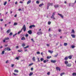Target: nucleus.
Returning a JSON list of instances; mask_svg holds the SVG:
<instances>
[{
    "label": "nucleus",
    "mask_w": 76,
    "mask_h": 76,
    "mask_svg": "<svg viewBox=\"0 0 76 76\" xmlns=\"http://www.w3.org/2000/svg\"><path fill=\"white\" fill-rule=\"evenodd\" d=\"M23 29L24 32H25L26 31V26L25 25H23V28L21 29L20 31H19L18 33V35L20 34V33H21Z\"/></svg>",
    "instance_id": "obj_1"
},
{
    "label": "nucleus",
    "mask_w": 76,
    "mask_h": 76,
    "mask_svg": "<svg viewBox=\"0 0 76 76\" xmlns=\"http://www.w3.org/2000/svg\"><path fill=\"white\" fill-rule=\"evenodd\" d=\"M55 15H56V12H53L52 15L50 17L51 19H54V20L56 19V18H54V16H55Z\"/></svg>",
    "instance_id": "obj_2"
},
{
    "label": "nucleus",
    "mask_w": 76,
    "mask_h": 76,
    "mask_svg": "<svg viewBox=\"0 0 76 76\" xmlns=\"http://www.w3.org/2000/svg\"><path fill=\"white\" fill-rule=\"evenodd\" d=\"M5 51H11V49L10 48H9V47H7L6 48H5Z\"/></svg>",
    "instance_id": "obj_3"
},
{
    "label": "nucleus",
    "mask_w": 76,
    "mask_h": 76,
    "mask_svg": "<svg viewBox=\"0 0 76 76\" xmlns=\"http://www.w3.org/2000/svg\"><path fill=\"white\" fill-rule=\"evenodd\" d=\"M66 67H70L72 66V64H68L66 65Z\"/></svg>",
    "instance_id": "obj_4"
},
{
    "label": "nucleus",
    "mask_w": 76,
    "mask_h": 76,
    "mask_svg": "<svg viewBox=\"0 0 76 76\" xmlns=\"http://www.w3.org/2000/svg\"><path fill=\"white\" fill-rule=\"evenodd\" d=\"M35 26L34 25H31L29 27V28H32V27L33 28H35Z\"/></svg>",
    "instance_id": "obj_5"
},
{
    "label": "nucleus",
    "mask_w": 76,
    "mask_h": 76,
    "mask_svg": "<svg viewBox=\"0 0 76 76\" xmlns=\"http://www.w3.org/2000/svg\"><path fill=\"white\" fill-rule=\"evenodd\" d=\"M37 35H42V32H41V31H39L37 32Z\"/></svg>",
    "instance_id": "obj_6"
},
{
    "label": "nucleus",
    "mask_w": 76,
    "mask_h": 76,
    "mask_svg": "<svg viewBox=\"0 0 76 76\" xmlns=\"http://www.w3.org/2000/svg\"><path fill=\"white\" fill-rule=\"evenodd\" d=\"M28 33L29 34H32V31L31 30H29L28 31Z\"/></svg>",
    "instance_id": "obj_7"
},
{
    "label": "nucleus",
    "mask_w": 76,
    "mask_h": 76,
    "mask_svg": "<svg viewBox=\"0 0 76 76\" xmlns=\"http://www.w3.org/2000/svg\"><path fill=\"white\" fill-rule=\"evenodd\" d=\"M58 15H59V16H61V17L62 18H64V16H63V15H62L61 14H60L59 13H58Z\"/></svg>",
    "instance_id": "obj_8"
},
{
    "label": "nucleus",
    "mask_w": 76,
    "mask_h": 76,
    "mask_svg": "<svg viewBox=\"0 0 76 76\" xmlns=\"http://www.w3.org/2000/svg\"><path fill=\"white\" fill-rule=\"evenodd\" d=\"M71 36L72 37V38H75V37H76L75 35L73 34H71Z\"/></svg>",
    "instance_id": "obj_9"
},
{
    "label": "nucleus",
    "mask_w": 76,
    "mask_h": 76,
    "mask_svg": "<svg viewBox=\"0 0 76 76\" xmlns=\"http://www.w3.org/2000/svg\"><path fill=\"white\" fill-rule=\"evenodd\" d=\"M51 63H55L56 62V60H51Z\"/></svg>",
    "instance_id": "obj_10"
},
{
    "label": "nucleus",
    "mask_w": 76,
    "mask_h": 76,
    "mask_svg": "<svg viewBox=\"0 0 76 76\" xmlns=\"http://www.w3.org/2000/svg\"><path fill=\"white\" fill-rule=\"evenodd\" d=\"M56 69L57 70H59L60 71V68H59V67H56Z\"/></svg>",
    "instance_id": "obj_11"
},
{
    "label": "nucleus",
    "mask_w": 76,
    "mask_h": 76,
    "mask_svg": "<svg viewBox=\"0 0 76 76\" xmlns=\"http://www.w3.org/2000/svg\"><path fill=\"white\" fill-rule=\"evenodd\" d=\"M64 63H65V64H66V65H67V64L69 63V62L67 61H65Z\"/></svg>",
    "instance_id": "obj_12"
},
{
    "label": "nucleus",
    "mask_w": 76,
    "mask_h": 76,
    "mask_svg": "<svg viewBox=\"0 0 76 76\" xmlns=\"http://www.w3.org/2000/svg\"><path fill=\"white\" fill-rule=\"evenodd\" d=\"M54 7H55V8H58V5H55L54 6Z\"/></svg>",
    "instance_id": "obj_13"
},
{
    "label": "nucleus",
    "mask_w": 76,
    "mask_h": 76,
    "mask_svg": "<svg viewBox=\"0 0 76 76\" xmlns=\"http://www.w3.org/2000/svg\"><path fill=\"white\" fill-rule=\"evenodd\" d=\"M75 30H74L73 29H72V30L71 33V34H75Z\"/></svg>",
    "instance_id": "obj_14"
},
{
    "label": "nucleus",
    "mask_w": 76,
    "mask_h": 76,
    "mask_svg": "<svg viewBox=\"0 0 76 76\" xmlns=\"http://www.w3.org/2000/svg\"><path fill=\"white\" fill-rule=\"evenodd\" d=\"M31 3V0H29L28 1L27 3V4H29V3Z\"/></svg>",
    "instance_id": "obj_15"
},
{
    "label": "nucleus",
    "mask_w": 76,
    "mask_h": 76,
    "mask_svg": "<svg viewBox=\"0 0 76 76\" xmlns=\"http://www.w3.org/2000/svg\"><path fill=\"white\" fill-rule=\"evenodd\" d=\"M72 55H70L69 56H68V58L69 59H71L72 58Z\"/></svg>",
    "instance_id": "obj_16"
},
{
    "label": "nucleus",
    "mask_w": 76,
    "mask_h": 76,
    "mask_svg": "<svg viewBox=\"0 0 76 76\" xmlns=\"http://www.w3.org/2000/svg\"><path fill=\"white\" fill-rule=\"evenodd\" d=\"M42 6H44V4H43V3H42L39 5V7H42Z\"/></svg>",
    "instance_id": "obj_17"
},
{
    "label": "nucleus",
    "mask_w": 76,
    "mask_h": 76,
    "mask_svg": "<svg viewBox=\"0 0 76 76\" xmlns=\"http://www.w3.org/2000/svg\"><path fill=\"white\" fill-rule=\"evenodd\" d=\"M14 72H15V73H19V71L18 70L15 69L14 70Z\"/></svg>",
    "instance_id": "obj_18"
},
{
    "label": "nucleus",
    "mask_w": 76,
    "mask_h": 76,
    "mask_svg": "<svg viewBox=\"0 0 76 76\" xmlns=\"http://www.w3.org/2000/svg\"><path fill=\"white\" fill-rule=\"evenodd\" d=\"M21 40H25V38L24 37H23L21 38Z\"/></svg>",
    "instance_id": "obj_19"
},
{
    "label": "nucleus",
    "mask_w": 76,
    "mask_h": 76,
    "mask_svg": "<svg viewBox=\"0 0 76 76\" xmlns=\"http://www.w3.org/2000/svg\"><path fill=\"white\" fill-rule=\"evenodd\" d=\"M70 48H75V46L74 45H73L72 46L70 47Z\"/></svg>",
    "instance_id": "obj_20"
},
{
    "label": "nucleus",
    "mask_w": 76,
    "mask_h": 76,
    "mask_svg": "<svg viewBox=\"0 0 76 76\" xmlns=\"http://www.w3.org/2000/svg\"><path fill=\"white\" fill-rule=\"evenodd\" d=\"M48 52L50 53H51V54H52V53H53V51H51V50H49Z\"/></svg>",
    "instance_id": "obj_21"
},
{
    "label": "nucleus",
    "mask_w": 76,
    "mask_h": 76,
    "mask_svg": "<svg viewBox=\"0 0 76 76\" xmlns=\"http://www.w3.org/2000/svg\"><path fill=\"white\" fill-rule=\"evenodd\" d=\"M10 32V29H9L7 31V33H8V34H9V32Z\"/></svg>",
    "instance_id": "obj_22"
},
{
    "label": "nucleus",
    "mask_w": 76,
    "mask_h": 76,
    "mask_svg": "<svg viewBox=\"0 0 76 76\" xmlns=\"http://www.w3.org/2000/svg\"><path fill=\"white\" fill-rule=\"evenodd\" d=\"M48 6H53V3L48 4Z\"/></svg>",
    "instance_id": "obj_23"
},
{
    "label": "nucleus",
    "mask_w": 76,
    "mask_h": 76,
    "mask_svg": "<svg viewBox=\"0 0 76 76\" xmlns=\"http://www.w3.org/2000/svg\"><path fill=\"white\" fill-rule=\"evenodd\" d=\"M64 74H65V73H64V72H63V73H61L60 74L61 76H63V75H64Z\"/></svg>",
    "instance_id": "obj_24"
},
{
    "label": "nucleus",
    "mask_w": 76,
    "mask_h": 76,
    "mask_svg": "<svg viewBox=\"0 0 76 76\" xmlns=\"http://www.w3.org/2000/svg\"><path fill=\"white\" fill-rule=\"evenodd\" d=\"M4 39H5V40H9V38L6 37V38H5Z\"/></svg>",
    "instance_id": "obj_25"
},
{
    "label": "nucleus",
    "mask_w": 76,
    "mask_h": 76,
    "mask_svg": "<svg viewBox=\"0 0 76 76\" xmlns=\"http://www.w3.org/2000/svg\"><path fill=\"white\" fill-rule=\"evenodd\" d=\"M64 60H68V57H66L65 58H64Z\"/></svg>",
    "instance_id": "obj_26"
},
{
    "label": "nucleus",
    "mask_w": 76,
    "mask_h": 76,
    "mask_svg": "<svg viewBox=\"0 0 76 76\" xmlns=\"http://www.w3.org/2000/svg\"><path fill=\"white\" fill-rule=\"evenodd\" d=\"M64 46H67V43H64Z\"/></svg>",
    "instance_id": "obj_27"
},
{
    "label": "nucleus",
    "mask_w": 76,
    "mask_h": 76,
    "mask_svg": "<svg viewBox=\"0 0 76 76\" xmlns=\"http://www.w3.org/2000/svg\"><path fill=\"white\" fill-rule=\"evenodd\" d=\"M18 25V23H17L15 22L14 24V26H15V25Z\"/></svg>",
    "instance_id": "obj_28"
},
{
    "label": "nucleus",
    "mask_w": 76,
    "mask_h": 76,
    "mask_svg": "<svg viewBox=\"0 0 76 76\" xmlns=\"http://www.w3.org/2000/svg\"><path fill=\"white\" fill-rule=\"evenodd\" d=\"M32 75H33V73L32 72H30V74H29V76H32Z\"/></svg>",
    "instance_id": "obj_29"
},
{
    "label": "nucleus",
    "mask_w": 76,
    "mask_h": 76,
    "mask_svg": "<svg viewBox=\"0 0 76 76\" xmlns=\"http://www.w3.org/2000/svg\"><path fill=\"white\" fill-rule=\"evenodd\" d=\"M72 75V76H76V73H73Z\"/></svg>",
    "instance_id": "obj_30"
},
{
    "label": "nucleus",
    "mask_w": 76,
    "mask_h": 76,
    "mask_svg": "<svg viewBox=\"0 0 76 76\" xmlns=\"http://www.w3.org/2000/svg\"><path fill=\"white\" fill-rule=\"evenodd\" d=\"M6 4H7V1H5L4 2V6H6Z\"/></svg>",
    "instance_id": "obj_31"
},
{
    "label": "nucleus",
    "mask_w": 76,
    "mask_h": 76,
    "mask_svg": "<svg viewBox=\"0 0 76 76\" xmlns=\"http://www.w3.org/2000/svg\"><path fill=\"white\" fill-rule=\"evenodd\" d=\"M32 60L34 61H35V57H34L32 58Z\"/></svg>",
    "instance_id": "obj_32"
},
{
    "label": "nucleus",
    "mask_w": 76,
    "mask_h": 76,
    "mask_svg": "<svg viewBox=\"0 0 76 76\" xmlns=\"http://www.w3.org/2000/svg\"><path fill=\"white\" fill-rule=\"evenodd\" d=\"M51 56H47V58L48 59L49 58H51Z\"/></svg>",
    "instance_id": "obj_33"
},
{
    "label": "nucleus",
    "mask_w": 76,
    "mask_h": 76,
    "mask_svg": "<svg viewBox=\"0 0 76 76\" xmlns=\"http://www.w3.org/2000/svg\"><path fill=\"white\" fill-rule=\"evenodd\" d=\"M13 35V33H12V32H11L9 34V35H10V36H11V35Z\"/></svg>",
    "instance_id": "obj_34"
},
{
    "label": "nucleus",
    "mask_w": 76,
    "mask_h": 76,
    "mask_svg": "<svg viewBox=\"0 0 76 76\" xmlns=\"http://www.w3.org/2000/svg\"><path fill=\"white\" fill-rule=\"evenodd\" d=\"M20 57L19 56L18 57H16L15 58V59H17V60H19V58Z\"/></svg>",
    "instance_id": "obj_35"
},
{
    "label": "nucleus",
    "mask_w": 76,
    "mask_h": 76,
    "mask_svg": "<svg viewBox=\"0 0 76 76\" xmlns=\"http://www.w3.org/2000/svg\"><path fill=\"white\" fill-rule=\"evenodd\" d=\"M33 64V63H32L31 64H30L28 65V66H32Z\"/></svg>",
    "instance_id": "obj_36"
},
{
    "label": "nucleus",
    "mask_w": 76,
    "mask_h": 76,
    "mask_svg": "<svg viewBox=\"0 0 76 76\" xmlns=\"http://www.w3.org/2000/svg\"><path fill=\"white\" fill-rule=\"evenodd\" d=\"M29 48V46L28 45L26 47H24V48Z\"/></svg>",
    "instance_id": "obj_37"
},
{
    "label": "nucleus",
    "mask_w": 76,
    "mask_h": 76,
    "mask_svg": "<svg viewBox=\"0 0 76 76\" xmlns=\"http://www.w3.org/2000/svg\"><path fill=\"white\" fill-rule=\"evenodd\" d=\"M44 60V58H41L40 59V60H41V61H43Z\"/></svg>",
    "instance_id": "obj_38"
},
{
    "label": "nucleus",
    "mask_w": 76,
    "mask_h": 76,
    "mask_svg": "<svg viewBox=\"0 0 76 76\" xmlns=\"http://www.w3.org/2000/svg\"><path fill=\"white\" fill-rule=\"evenodd\" d=\"M51 22H50V21H49V22H48V25H50V24H51Z\"/></svg>",
    "instance_id": "obj_39"
},
{
    "label": "nucleus",
    "mask_w": 76,
    "mask_h": 76,
    "mask_svg": "<svg viewBox=\"0 0 76 76\" xmlns=\"http://www.w3.org/2000/svg\"><path fill=\"white\" fill-rule=\"evenodd\" d=\"M58 56V53H57V55L54 56V57H57Z\"/></svg>",
    "instance_id": "obj_40"
},
{
    "label": "nucleus",
    "mask_w": 76,
    "mask_h": 76,
    "mask_svg": "<svg viewBox=\"0 0 76 76\" xmlns=\"http://www.w3.org/2000/svg\"><path fill=\"white\" fill-rule=\"evenodd\" d=\"M25 45V43H23L22 44V47H24V46Z\"/></svg>",
    "instance_id": "obj_41"
},
{
    "label": "nucleus",
    "mask_w": 76,
    "mask_h": 76,
    "mask_svg": "<svg viewBox=\"0 0 76 76\" xmlns=\"http://www.w3.org/2000/svg\"><path fill=\"white\" fill-rule=\"evenodd\" d=\"M4 51H3L2 52V54H4Z\"/></svg>",
    "instance_id": "obj_42"
},
{
    "label": "nucleus",
    "mask_w": 76,
    "mask_h": 76,
    "mask_svg": "<svg viewBox=\"0 0 76 76\" xmlns=\"http://www.w3.org/2000/svg\"><path fill=\"white\" fill-rule=\"evenodd\" d=\"M47 75H50V72H48Z\"/></svg>",
    "instance_id": "obj_43"
},
{
    "label": "nucleus",
    "mask_w": 76,
    "mask_h": 76,
    "mask_svg": "<svg viewBox=\"0 0 76 76\" xmlns=\"http://www.w3.org/2000/svg\"><path fill=\"white\" fill-rule=\"evenodd\" d=\"M37 54H40V52H37Z\"/></svg>",
    "instance_id": "obj_44"
},
{
    "label": "nucleus",
    "mask_w": 76,
    "mask_h": 76,
    "mask_svg": "<svg viewBox=\"0 0 76 76\" xmlns=\"http://www.w3.org/2000/svg\"><path fill=\"white\" fill-rule=\"evenodd\" d=\"M36 3H37V4H39V1H36Z\"/></svg>",
    "instance_id": "obj_45"
},
{
    "label": "nucleus",
    "mask_w": 76,
    "mask_h": 76,
    "mask_svg": "<svg viewBox=\"0 0 76 76\" xmlns=\"http://www.w3.org/2000/svg\"><path fill=\"white\" fill-rule=\"evenodd\" d=\"M46 62H47V61L46 60H45L43 61V63H45Z\"/></svg>",
    "instance_id": "obj_46"
},
{
    "label": "nucleus",
    "mask_w": 76,
    "mask_h": 76,
    "mask_svg": "<svg viewBox=\"0 0 76 76\" xmlns=\"http://www.w3.org/2000/svg\"><path fill=\"white\" fill-rule=\"evenodd\" d=\"M31 40L32 41V42H35V41H34V39H31Z\"/></svg>",
    "instance_id": "obj_47"
},
{
    "label": "nucleus",
    "mask_w": 76,
    "mask_h": 76,
    "mask_svg": "<svg viewBox=\"0 0 76 76\" xmlns=\"http://www.w3.org/2000/svg\"><path fill=\"white\" fill-rule=\"evenodd\" d=\"M15 66V65L14 64H11V67H13V66Z\"/></svg>",
    "instance_id": "obj_48"
},
{
    "label": "nucleus",
    "mask_w": 76,
    "mask_h": 76,
    "mask_svg": "<svg viewBox=\"0 0 76 76\" xmlns=\"http://www.w3.org/2000/svg\"><path fill=\"white\" fill-rule=\"evenodd\" d=\"M37 59L38 60V62H39V61H40V60H39V58H38Z\"/></svg>",
    "instance_id": "obj_49"
},
{
    "label": "nucleus",
    "mask_w": 76,
    "mask_h": 76,
    "mask_svg": "<svg viewBox=\"0 0 76 76\" xmlns=\"http://www.w3.org/2000/svg\"><path fill=\"white\" fill-rule=\"evenodd\" d=\"M29 36V35L28 34H26V37H28V36Z\"/></svg>",
    "instance_id": "obj_50"
},
{
    "label": "nucleus",
    "mask_w": 76,
    "mask_h": 76,
    "mask_svg": "<svg viewBox=\"0 0 76 76\" xmlns=\"http://www.w3.org/2000/svg\"><path fill=\"white\" fill-rule=\"evenodd\" d=\"M34 70V68H31V71H32Z\"/></svg>",
    "instance_id": "obj_51"
},
{
    "label": "nucleus",
    "mask_w": 76,
    "mask_h": 76,
    "mask_svg": "<svg viewBox=\"0 0 76 76\" xmlns=\"http://www.w3.org/2000/svg\"><path fill=\"white\" fill-rule=\"evenodd\" d=\"M3 42H6V40L5 39H4L3 40Z\"/></svg>",
    "instance_id": "obj_52"
},
{
    "label": "nucleus",
    "mask_w": 76,
    "mask_h": 76,
    "mask_svg": "<svg viewBox=\"0 0 76 76\" xmlns=\"http://www.w3.org/2000/svg\"><path fill=\"white\" fill-rule=\"evenodd\" d=\"M47 46L48 47H49L50 45L49 44H47Z\"/></svg>",
    "instance_id": "obj_53"
},
{
    "label": "nucleus",
    "mask_w": 76,
    "mask_h": 76,
    "mask_svg": "<svg viewBox=\"0 0 76 76\" xmlns=\"http://www.w3.org/2000/svg\"><path fill=\"white\" fill-rule=\"evenodd\" d=\"M13 74H14L15 76H16V75H17V74H15V73H13Z\"/></svg>",
    "instance_id": "obj_54"
},
{
    "label": "nucleus",
    "mask_w": 76,
    "mask_h": 76,
    "mask_svg": "<svg viewBox=\"0 0 76 76\" xmlns=\"http://www.w3.org/2000/svg\"><path fill=\"white\" fill-rule=\"evenodd\" d=\"M57 37V35L55 34L54 36H53V37Z\"/></svg>",
    "instance_id": "obj_55"
},
{
    "label": "nucleus",
    "mask_w": 76,
    "mask_h": 76,
    "mask_svg": "<svg viewBox=\"0 0 76 76\" xmlns=\"http://www.w3.org/2000/svg\"><path fill=\"white\" fill-rule=\"evenodd\" d=\"M0 21H1V22H2V21L3 20V19H0Z\"/></svg>",
    "instance_id": "obj_56"
},
{
    "label": "nucleus",
    "mask_w": 76,
    "mask_h": 76,
    "mask_svg": "<svg viewBox=\"0 0 76 76\" xmlns=\"http://www.w3.org/2000/svg\"><path fill=\"white\" fill-rule=\"evenodd\" d=\"M14 17L15 18H16V17H17V15H15V16H14Z\"/></svg>",
    "instance_id": "obj_57"
},
{
    "label": "nucleus",
    "mask_w": 76,
    "mask_h": 76,
    "mask_svg": "<svg viewBox=\"0 0 76 76\" xmlns=\"http://www.w3.org/2000/svg\"><path fill=\"white\" fill-rule=\"evenodd\" d=\"M58 31L59 32H61V29H59L58 30Z\"/></svg>",
    "instance_id": "obj_58"
},
{
    "label": "nucleus",
    "mask_w": 76,
    "mask_h": 76,
    "mask_svg": "<svg viewBox=\"0 0 76 76\" xmlns=\"http://www.w3.org/2000/svg\"><path fill=\"white\" fill-rule=\"evenodd\" d=\"M51 31V29L50 28H49V30H48V31Z\"/></svg>",
    "instance_id": "obj_59"
},
{
    "label": "nucleus",
    "mask_w": 76,
    "mask_h": 76,
    "mask_svg": "<svg viewBox=\"0 0 76 76\" xmlns=\"http://www.w3.org/2000/svg\"><path fill=\"white\" fill-rule=\"evenodd\" d=\"M15 4H18V2L16 1L15 3Z\"/></svg>",
    "instance_id": "obj_60"
},
{
    "label": "nucleus",
    "mask_w": 76,
    "mask_h": 76,
    "mask_svg": "<svg viewBox=\"0 0 76 76\" xmlns=\"http://www.w3.org/2000/svg\"><path fill=\"white\" fill-rule=\"evenodd\" d=\"M18 52H21V51L20 50H18Z\"/></svg>",
    "instance_id": "obj_61"
},
{
    "label": "nucleus",
    "mask_w": 76,
    "mask_h": 76,
    "mask_svg": "<svg viewBox=\"0 0 76 76\" xmlns=\"http://www.w3.org/2000/svg\"><path fill=\"white\" fill-rule=\"evenodd\" d=\"M48 8H49V6L48 5L47 7V9H48Z\"/></svg>",
    "instance_id": "obj_62"
},
{
    "label": "nucleus",
    "mask_w": 76,
    "mask_h": 76,
    "mask_svg": "<svg viewBox=\"0 0 76 76\" xmlns=\"http://www.w3.org/2000/svg\"><path fill=\"white\" fill-rule=\"evenodd\" d=\"M24 51L26 52V51H27V49H26Z\"/></svg>",
    "instance_id": "obj_63"
},
{
    "label": "nucleus",
    "mask_w": 76,
    "mask_h": 76,
    "mask_svg": "<svg viewBox=\"0 0 76 76\" xmlns=\"http://www.w3.org/2000/svg\"><path fill=\"white\" fill-rule=\"evenodd\" d=\"M20 3H21V4H22V3H23V2H22V1H20Z\"/></svg>",
    "instance_id": "obj_64"
}]
</instances>
